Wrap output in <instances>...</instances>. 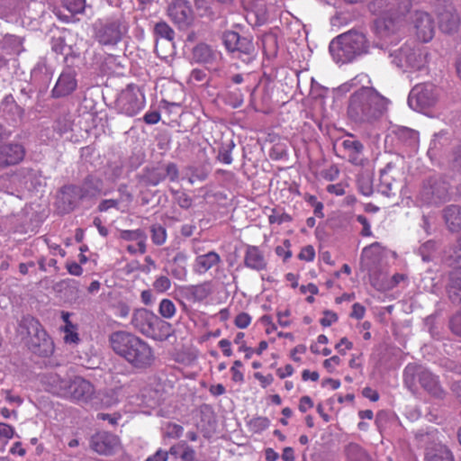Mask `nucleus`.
Wrapping results in <instances>:
<instances>
[{"label": "nucleus", "mask_w": 461, "mask_h": 461, "mask_svg": "<svg viewBox=\"0 0 461 461\" xmlns=\"http://www.w3.org/2000/svg\"><path fill=\"white\" fill-rule=\"evenodd\" d=\"M259 321L266 326V333L271 334L276 330L277 327L273 321V318L270 315L265 314L259 318Z\"/></svg>", "instance_id": "nucleus-58"}, {"label": "nucleus", "mask_w": 461, "mask_h": 461, "mask_svg": "<svg viewBox=\"0 0 461 461\" xmlns=\"http://www.w3.org/2000/svg\"><path fill=\"white\" fill-rule=\"evenodd\" d=\"M433 88L431 84L416 85L410 93L409 101L415 100L417 104L423 106L432 105L435 102Z\"/></svg>", "instance_id": "nucleus-19"}, {"label": "nucleus", "mask_w": 461, "mask_h": 461, "mask_svg": "<svg viewBox=\"0 0 461 461\" xmlns=\"http://www.w3.org/2000/svg\"><path fill=\"white\" fill-rule=\"evenodd\" d=\"M425 461H455V457L447 446L437 445L427 450Z\"/></svg>", "instance_id": "nucleus-27"}, {"label": "nucleus", "mask_w": 461, "mask_h": 461, "mask_svg": "<svg viewBox=\"0 0 461 461\" xmlns=\"http://www.w3.org/2000/svg\"><path fill=\"white\" fill-rule=\"evenodd\" d=\"M293 218L292 216L285 212H279L276 209H272L271 214L268 215V221L270 224H282L284 222H290L292 221Z\"/></svg>", "instance_id": "nucleus-41"}, {"label": "nucleus", "mask_w": 461, "mask_h": 461, "mask_svg": "<svg viewBox=\"0 0 461 461\" xmlns=\"http://www.w3.org/2000/svg\"><path fill=\"white\" fill-rule=\"evenodd\" d=\"M229 52L236 53V58L244 63H250L256 58V49L251 37L242 36L237 31H226L222 36Z\"/></svg>", "instance_id": "nucleus-6"}, {"label": "nucleus", "mask_w": 461, "mask_h": 461, "mask_svg": "<svg viewBox=\"0 0 461 461\" xmlns=\"http://www.w3.org/2000/svg\"><path fill=\"white\" fill-rule=\"evenodd\" d=\"M152 286L158 294H165L171 288L172 282L167 276H159L156 277Z\"/></svg>", "instance_id": "nucleus-40"}, {"label": "nucleus", "mask_w": 461, "mask_h": 461, "mask_svg": "<svg viewBox=\"0 0 461 461\" xmlns=\"http://www.w3.org/2000/svg\"><path fill=\"white\" fill-rule=\"evenodd\" d=\"M343 150L348 157V160L356 166L363 164L364 145L357 140L350 136L349 139L344 140L341 143Z\"/></svg>", "instance_id": "nucleus-20"}, {"label": "nucleus", "mask_w": 461, "mask_h": 461, "mask_svg": "<svg viewBox=\"0 0 461 461\" xmlns=\"http://www.w3.org/2000/svg\"><path fill=\"white\" fill-rule=\"evenodd\" d=\"M254 377L259 381L262 388H267L274 382V377L271 374L264 375L262 373L257 372L254 374Z\"/></svg>", "instance_id": "nucleus-61"}, {"label": "nucleus", "mask_w": 461, "mask_h": 461, "mask_svg": "<svg viewBox=\"0 0 461 461\" xmlns=\"http://www.w3.org/2000/svg\"><path fill=\"white\" fill-rule=\"evenodd\" d=\"M192 59L194 62L203 65L212 72H219L223 65L221 52L203 42L194 47Z\"/></svg>", "instance_id": "nucleus-8"}, {"label": "nucleus", "mask_w": 461, "mask_h": 461, "mask_svg": "<svg viewBox=\"0 0 461 461\" xmlns=\"http://www.w3.org/2000/svg\"><path fill=\"white\" fill-rule=\"evenodd\" d=\"M112 349L138 369L150 367L155 362V354L148 342L138 336L123 331H114L109 336Z\"/></svg>", "instance_id": "nucleus-3"}, {"label": "nucleus", "mask_w": 461, "mask_h": 461, "mask_svg": "<svg viewBox=\"0 0 461 461\" xmlns=\"http://www.w3.org/2000/svg\"><path fill=\"white\" fill-rule=\"evenodd\" d=\"M167 12L171 20L178 26H188L193 20V10L187 0H173Z\"/></svg>", "instance_id": "nucleus-14"}, {"label": "nucleus", "mask_w": 461, "mask_h": 461, "mask_svg": "<svg viewBox=\"0 0 461 461\" xmlns=\"http://www.w3.org/2000/svg\"><path fill=\"white\" fill-rule=\"evenodd\" d=\"M146 182L150 185H158L166 178V175L163 169L159 167H153L147 170L145 175Z\"/></svg>", "instance_id": "nucleus-37"}, {"label": "nucleus", "mask_w": 461, "mask_h": 461, "mask_svg": "<svg viewBox=\"0 0 461 461\" xmlns=\"http://www.w3.org/2000/svg\"><path fill=\"white\" fill-rule=\"evenodd\" d=\"M184 432V428L176 423H168L167 425V436L172 438H179Z\"/></svg>", "instance_id": "nucleus-52"}, {"label": "nucleus", "mask_w": 461, "mask_h": 461, "mask_svg": "<svg viewBox=\"0 0 461 461\" xmlns=\"http://www.w3.org/2000/svg\"><path fill=\"white\" fill-rule=\"evenodd\" d=\"M447 292L452 301H461V268L451 273Z\"/></svg>", "instance_id": "nucleus-29"}, {"label": "nucleus", "mask_w": 461, "mask_h": 461, "mask_svg": "<svg viewBox=\"0 0 461 461\" xmlns=\"http://www.w3.org/2000/svg\"><path fill=\"white\" fill-rule=\"evenodd\" d=\"M150 330V333H148L147 336L158 341L167 340L172 334V325L158 316L153 321Z\"/></svg>", "instance_id": "nucleus-24"}, {"label": "nucleus", "mask_w": 461, "mask_h": 461, "mask_svg": "<svg viewBox=\"0 0 461 461\" xmlns=\"http://www.w3.org/2000/svg\"><path fill=\"white\" fill-rule=\"evenodd\" d=\"M371 83L368 75L360 73L341 86L346 90L360 86L350 95L348 104V115L356 122L372 123L387 113L389 99L382 95Z\"/></svg>", "instance_id": "nucleus-1"}, {"label": "nucleus", "mask_w": 461, "mask_h": 461, "mask_svg": "<svg viewBox=\"0 0 461 461\" xmlns=\"http://www.w3.org/2000/svg\"><path fill=\"white\" fill-rule=\"evenodd\" d=\"M245 7L249 9L247 14V20L251 26H261L265 21V17L262 14L260 17L258 16L256 10V7L260 6L261 5L258 3L254 5L251 0H242Z\"/></svg>", "instance_id": "nucleus-32"}, {"label": "nucleus", "mask_w": 461, "mask_h": 461, "mask_svg": "<svg viewBox=\"0 0 461 461\" xmlns=\"http://www.w3.org/2000/svg\"><path fill=\"white\" fill-rule=\"evenodd\" d=\"M168 452L163 449H158L156 453L148 456L145 461H167Z\"/></svg>", "instance_id": "nucleus-64"}, {"label": "nucleus", "mask_w": 461, "mask_h": 461, "mask_svg": "<svg viewBox=\"0 0 461 461\" xmlns=\"http://www.w3.org/2000/svg\"><path fill=\"white\" fill-rule=\"evenodd\" d=\"M345 452L348 461H367V454L357 443H349L346 447Z\"/></svg>", "instance_id": "nucleus-33"}, {"label": "nucleus", "mask_w": 461, "mask_h": 461, "mask_svg": "<svg viewBox=\"0 0 461 461\" xmlns=\"http://www.w3.org/2000/svg\"><path fill=\"white\" fill-rule=\"evenodd\" d=\"M164 172H165L166 177L167 176L170 181L175 182L177 180L179 172H178L177 166L175 163H168L166 166Z\"/></svg>", "instance_id": "nucleus-60"}, {"label": "nucleus", "mask_w": 461, "mask_h": 461, "mask_svg": "<svg viewBox=\"0 0 461 461\" xmlns=\"http://www.w3.org/2000/svg\"><path fill=\"white\" fill-rule=\"evenodd\" d=\"M95 394V389L92 383L81 376H76L69 380L65 398L75 402L86 403L93 400Z\"/></svg>", "instance_id": "nucleus-11"}, {"label": "nucleus", "mask_w": 461, "mask_h": 461, "mask_svg": "<svg viewBox=\"0 0 461 461\" xmlns=\"http://www.w3.org/2000/svg\"><path fill=\"white\" fill-rule=\"evenodd\" d=\"M220 262V255L215 251H209L195 258L194 270L198 274H204Z\"/></svg>", "instance_id": "nucleus-22"}, {"label": "nucleus", "mask_w": 461, "mask_h": 461, "mask_svg": "<svg viewBox=\"0 0 461 461\" xmlns=\"http://www.w3.org/2000/svg\"><path fill=\"white\" fill-rule=\"evenodd\" d=\"M402 13L386 9L383 11L375 19L376 29H389L395 25V23L402 17Z\"/></svg>", "instance_id": "nucleus-28"}, {"label": "nucleus", "mask_w": 461, "mask_h": 461, "mask_svg": "<svg viewBox=\"0 0 461 461\" xmlns=\"http://www.w3.org/2000/svg\"><path fill=\"white\" fill-rule=\"evenodd\" d=\"M43 382L50 393L63 398L68 394L69 380L61 378L58 374L50 373L47 375Z\"/></svg>", "instance_id": "nucleus-21"}, {"label": "nucleus", "mask_w": 461, "mask_h": 461, "mask_svg": "<svg viewBox=\"0 0 461 461\" xmlns=\"http://www.w3.org/2000/svg\"><path fill=\"white\" fill-rule=\"evenodd\" d=\"M291 311L289 309H285V311H277L276 317H277V322L278 324L283 327L286 328L291 325Z\"/></svg>", "instance_id": "nucleus-55"}, {"label": "nucleus", "mask_w": 461, "mask_h": 461, "mask_svg": "<svg viewBox=\"0 0 461 461\" xmlns=\"http://www.w3.org/2000/svg\"><path fill=\"white\" fill-rule=\"evenodd\" d=\"M195 456V452L185 441V447H182V453L180 455V458L183 461H194Z\"/></svg>", "instance_id": "nucleus-62"}, {"label": "nucleus", "mask_w": 461, "mask_h": 461, "mask_svg": "<svg viewBox=\"0 0 461 461\" xmlns=\"http://www.w3.org/2000/svg\"><path fill=\"white\" fill-rule=\"evenodd\" d=\"M298 258L306 262H312L315 258V249L313 246L307 245L302 248L300 253L298 254Z\"/></svg>", "instance_id": "nucleus-48"}, {"label": "nucleus", "mask_w": 461, "mask_h": 461, "mask_svg": "<svg viewBox=\"0 0 461 461\" xmlns=\"http://www.w3.org/2000/svg\"><path fill=\"white\" fill-rule=\"evenodd\" d=\"M14 434L15 429L12 425L5 422H0V438L8 441L14 437Z\"/></svg>", "instance_id": "nucleus-51"}, {"label": "nucleus", "mask_w": 461, "mask_h": 461, "mask_svg": "<svg viewBox=\"0 0 461 461\" xmlns=\"http://www.w3.org/2000/svg\"><path fill=\"white\" fill-rule=\"evenodd\" d=\"M188 171H189L188 181L190 184H194V182H197V181L203 182L208 176V173L203 168H201V167H190L188 168Z\"/></svg>", "instance_id": "nucleus-42"}, {"label": "nucleus", "mask_w": 461, "mask_h": 461, "mask_svg": "<svg viewBox=\"0 0 461 461\" xmlns=\"http://www.w3.org/2000/svg\"><path fill=\"white\" fill-rule=\"evenodd\" d=\"M95 37L101 45L113 46L121 41L122 34L121 31H96Z\"/></svg>", "instance_id": "nucleus-31"}, {"label": "nucleus", "mask_w": 461, "mask_h": 461, "mask_svg": "<svg viewBox=\"0 0 461 461\" xmlns=\"http://www.w3.org/2000/svg\"><path fill=\"white\" fill-rule=\"evenodd\" d=\"M91 181L86 178L82 185H66L62 188L63 194L73 195L75 199L83 200L95 195V190L90 187Z\"/></svg>", "instance_id": "nucleus-25"}, {"label": "nucleus", "mask_w": 461, "mask_h": 461, "mask_svg": "<svg viewBox=\"0 0 461 461\" xmlns=\"http://www.w3.org/2000/svg\"><path fill=\"white\" fill-rule=\"evenodd\" d=\"M143 236V231L140 229L138 230H122L120 237L124 240H138L140 238Z\"/></svg>", "instance_id": "nucleus-57"}, {"label": "nucleus", "mask_w": 461, "mask_h": 461, "mask_svg": "<svg viewBox=\"0 0 461 461\" xmlns=\"http://www.w3.org/2000/svg\"><path fill=\"white\" fill-rule=\"evenodd\" d=\"M353 348V343L347 338H342L339 342L335 346V348L341 354L346 355L348 350Z\"/></svg>", "instance_id": "nucleus-63"}, {"label": "nucleus", "mask_w": 461, "mask_h": 461, "mask_svg": "<svg viewBox=\"0 0 461 461\" xmlns=\"http://www.w3.org/2000/svg\"><path fill=\"white\" fill-rule=\"evenodd\" d=\"M350 15L344 13H339L331 17L330 23L333 27H343L348 24Z\"/></svg>", "instance_id": "nucleus-49"}, {"label": "nucleus", "mask_w": 461, "mask_h": 461, "mask_svg": "<svg viewBox=\"0 0 461 461\" xmlns=\"http://www.w3.org/2000/svg\"><path fill=\"white\" fill-rule=\"evenodd\" d=\"M401 60L405 62L406 67L412 69H420L422 66L423 58L420 50L402 48L399 51Z\"/></svg>", "instance_id": "nucleus-26"}, {"label": "nucleus", "mask_w": 461, "mask_h": 461, "mask_svg": "<svg viewBox=\"0 0 461 461\" xmlns=\"http://www.w3.org/2000/svg\"><path fill=\"white\" fill-rule=\"evenodd\" d=\"M151 232V240L152 242L157 246L163 245L167 240V230L166 229L159 225L155 224L150 227Z\"/></svg>", "instance_id": "nucleus-38"}, {"label": "nucleus", "mask_w": 461, "mask_h": 461, "mask_svg": "<svg viewBox=\"0 0 461 461\" xmlns=\"http://www.w3.org/2000/svg\"><path fill=\"white\" fill-rule=\"evenodd\" d=\"M20 327L27 331V337L24 339L31 352L41 357H49L53 355L55 350L54 342L37 319L33 317L23 318Z\"/></svg>", "instance_id": "nucleus-4"}, {"label": "nucleus", "mask_w": 461, "mask_h": 461, "mask_svg": "<svg viewBox=\"0 0 461 461\" xmlns=\"http://www.w3.org/2000/svg\"><path fill=\"white\" fill-rule=\"evenodd\" d=\"M90 447L99 455L112 456L121 448V439L113 433L99 431L92 436Z\"/></svg>", "instance_id": "nucleus-12"}, {"label": "nucleus", "mask_w": 461, "mask_h": 461, "mask_svg": "<svg viewBox=\"0 0 461 461\" xmlns=\"http://www.w3.org/2000/svg\"><path fill=\"white\" fill-rule=\"evenodd\" d=\"M384 253V247L381 243L375 241L372 244L366 246L361 252V260L377 261L379 260Z\"/></svg>", "instance_id": "nucleus-30"}, {"label": "nucleus", "mask_w": 461, "mask_h": 461, "mask_svg": "<svg viewBox=\"0 0 461 461\" xmlns=\"http://www.w3.org/2000/svg\"><path fill=\"white\" fill-rule=\"evenodd\" d=\"M244 265L248 268L262 271L267 269V262L264 253L258 246L247 245L244 255Z\"/></svg>", "instance_id": "nucleus-17"}, {"label": "nucleus", "mask_w": 461, "mask_h": 461, "mask_svg": "<svg viewBox=\"0 0 461 461\" xmlns=\"http://www.w3.org/2000/svg\"><path fill=\"white\" fill-rule=\"evenodd\" d=\"M243 364L240 360H235L230 367L231 379L235 383H242L244 381V375L241 372Z\"/></svg>", "instance_id": "nucleus-44"}, {"label": "nucleus", "mask_w": 461, "mask_h": 461, "mask_svg": "<svg viewBox=\"0 0 461 461\" xmlns=\"http://www.w3.org/2000/svg\"><path fill=\"white\" fill-rule=\"evenodd\" d=\"M252 321V317L245 312H241L234 318V325L240 330L247 329Z\"/></svg>", "instance_id": "nucleus-43"}, {"label": "nucleus", "mask_w": 461, "mask_h": 461, "mask_svg": "<svg viewBox=\"0 0 461 461\" xmlns=\"http://www.w3.org/2000/svg\"><path fill=\"white\" fill-rule=\"evenodd\" d=\"M321 175L327 181H334L339 176V169L336 165H330L329 167L323 169Z\"/></svg>", "instance_id": "nucleus-50"}, {"label": "nucleus", "mask_w": 461, "mask_h": 461, "mask_svg": "<svg viewBox=\"0 0 461 461\" xmlns=\"http://www.w3.org/2000/svg\"><path fill=\"white\" fill-rule=\"evenodd\" d=\"M357 221L362 225V230L360 231V235L362 237H371L373 236V232L371 230V225L367 220V218L364 215H357Z\"/></svg>", "instance_id": "nucleus-54"}, {"label": "nucleus", "mask_w": 461, "mask_h": 461, "mask_svg": "<svg viewBox=\"0 0 461 461\" xmlns=\"http://www.w3.org/2000/svg\"><path fill=\"white\" fill-rule=\"evenodd\" d=\"M339 320V316L336 312L325 310L323 311V316L320 320V323L322 327H330L332 324L336 323Z\"/></svg>", "instance_id": "nucleus-45"}, {"label": "nucleus", "mask_w": 461, "mask_h": 461, "mask_svg": "<svg viewBox=\"0 0 461 461\" xmlns=\"http://www.w3.org/2000/svg\"><path fill=\"white\" fill-rule=\"evenodd\" d=\"M234 343L239 346V351L245 354V358L249 359L254 354V348L248 347L245 341V333L238 332L234 338Z\"/></svg>", "instance_id": "nucleus-39"}, {"label": "nucleus", "mask_w": 461, "mask_h": 461, "mask_svg": "<svg viewBox=\"0 0 461 461\" xmlns=\"http://www.w3.org/2000/svg\"><path fill=\"white\" fill-rule=\"evenodd\" d=\"M417 382L429 394L437 398L444 397L445 391L440 384L438 375L421 366L407 365L403 371V383L405 386L409 390L414 391Z\"/></svg>", "instance_id": "nucleus-5"}, {"label": "nucleus", "mask_w": 461, "mask_h": 461, "mask_svg": "<svg viewBox=\"0 0 461 461\" xmlns=\"http://www.w3.org/2000/svg\"><path fill=\"white\" fill-rule=\"evenodd\" d=\"M291 242L289 240H285L282 246H277L276 248V254L279 257H282L285 261L289 259L292 257V251L290 249Z\"/></svg>", "instance_id": "nucleus-46"}, {"label": "nucleus", "mask_w": 461, "mask_h": 461, "mask_svg": "<svg viewBox=\"0 0 461 461\" xmlns=\"http://www.w3.org/2000/svg\"><path fill=\"white\" fill-rule=\"evenodd\" d=\"M77 330L78 327L77 324H69L68 327H61L60 331L64 334V342L68 345H77L80 342Z\"/></svg>", "instance_id": "nucleus-35"}, {"label": "nucleus", "mask_w": 461, "mask_h": 461, "mask_svg": "<svg viewBox=\"0 0 461 461\" xmlns=\"http://www.w3.org/2000/svg\"><path fill=\"white\" fill-rule=\"evenodd\" d=\"M397 31H346L333 39L330 50L343 62L351 61L357 56L366 53L373 47L388 48L396 40Z\"/></svg>", "instance_id": "nucleus-2"}, {"label": "nucleus", "mask_w": 461, "mask_h": 461, "mask_svg": "<svg viewBox=\"0 0 461 461\" xmlns=\"http://www.w3.org/2000/svg\"><path fill=\"white\" fill-rule=\"evenodd\" d=\"M247 425L249 431L259 434L269 427L270 420L267 417L257 416L249 420Z\"/></svg>", "instance_id": "nucleus-36"}, {"label": "nucleus", "mask_w": 461, "mask_h": 461, "mask_svg": "<svg viewBox=\"0 0 461 461\" xmlns=\"http://www.w3.org/2000/svg\"><path fill=\"white\" fill-rule=\"evenodd\" d=\"M443 218L452 232H457L461 230V206L451 204L443 211Z\"/></svg>", "instance_id": "nucleus-23"}, {"label": "nucleus", "mask_w": 461, "mask_h": 461, "mask_svg": "<svg viewBox=\"0 0 461 461\" xmlns=\"http://www.w3.org/2000/svg\"><path fill=\"white\" fill-rule=\"evenodd\" d=\"M212 294L210 282L189 285L181 287L182 296L190 303H196L205 300Z\"/></svg>", "instance_id": "nucleus-16"}, {"label": "nucleus", "mask_w": 461, "mask_h": 461, "mask_svg": "<svg viewBox=\"0 0 461 461\" xmlns=\"http://www.w3.org/2000/svg\"><path fill=\"white\" fill-rule=\"evenodd\" d=\"M117 105L122 113L132 117L144 108L145 97L135 86H128L117 99Z\"/></svg>", "instance_id": "nucleus-9"}, {"label": "nucleus", "mask_w": 461, "mask_h": 461, "mask_svg": "<svg viewBox=\"0 0 461 461\" xmlns=\"http://www.w3.org/2000/svg\"><path fill=\"white\" fill-rule=\"evenodd\" d=\"M449 329L455 335L461 338V312H457L450 319Z\"/></svg>", "instance_id": "nucleus-53"}, {"label": "nucleus", "mask_w": 461, "mask_h": 461, "mask_svg": "<svg viewBox=\"0 0 461 461\" xmlns=\"http://www.w3.org/2000/svg\"><path fill=\"white\" fill-rule=\"evenodd\" d=\"M313 401L310 396L304 395L300 398L298 409L301 412L305 413L307 411L313 408Z\"/></svg>", "instance_id": "nucleus-59"}, {"label": "nucleus", "mask_w": 461, "mask_h": 461, "mask_svg": "<svg viewBox=\"0 0 461 461\" xmlns=\"http://www.w3.org/2000/svg\"><path fill=\"white\" fill-rule=\"evenodd\" d=\"M157 315L147 309H137L134 311L131 318L132 326L144 335L150 333V328Z\"/></svg>", "instance_id": "nucleus-18"}, {"label": "nucleus", "mask_w": 461, "mask_h": 461, "mask_svg": "<svg viewBox=\"0 0 461 461\" xmlns=\"http://www.w3.org/2000/svg\"><path fill=\"white\" fill-rule=\"evenodd\" d=\"M77 86L76 72L71 69L63 71L59 77L51 94L55 98H60L72 94Z\"/></svg>", "instance_id": "nucleus-15"}, {"label": "nucleus", "mask_w": 461, "mask_h": 461, "mask_svg": "<svg viewBox=\"0 0 461 461\" xmlns=\"http://www.w3.org/2000/svg\"><path fill=\"white\" fill-rule=\"evenodd\" d=\"M113 310L115 316L126 318L130 314V306L125 302H118L113 304Z\"/></svg>", "instance_id": "nucleus-47"}, {"label": "nucleus", "mask_w": 461, "mask_h": 461, "mask_svg": "<svg viewBox=\"0 0 461 461\" xmlns=\"http://www.w3.org/2000/svg\"><path fill=\"white\" fill-rule=\"evenodd\" d=\"M68 10L71 13H80L85 6V0H64Z\"/></svg>", "instance_id": "nucleus-56"}, {"label": "nucleus", "mask_w": 461, "mask_h": 461, "mask_svg": "<svg viewBox=\"0 0 461 461\" xmlns=\"http://www.w3.org/2000/svg\"><path fill=\"white\" fill-rule=\"evenodd\" d=\"M457 21V15L451 6L446 7L442 12L438 11L436 20L425 12L415 14L416 29H434L435 27L451 29L456 25Z\"/></svg>", "instance_id": "nucleus-7"}, {"label": "nucleus", "mask_w": 461, "mask_h": 461, "mask_svg": "<svg viewBox=\"0 0 461 461\" xmlns=\"http://www.w3.org/2000/svg\"><path fill=\"white\" fill-rule=\"evenodd\" d=\"M447 194V186L438 176H431L422 183L419 199L424 203H438Z\"/></svg>", "instance_id": "nucleus-10"}, {"label": "nucleus", "mask_w": 461, "mask_h": 461, "mask_svg": "<svg viewBox=\"0 0 461 461\" xmlns=\"http://www.w3.org/2000/svg\"><path fill=\"white\" fill-rule=\"evenodd\" d=\"M158 312L161 318L165 320H171L176 313V307L172 300L164 298L158 303Z\"/></svg>", "instance_id": "nucleus-34"}, {"label": "nucleus", "mask_w": 461, "mask_h": 461, "mask_svg": "<svg viewBox=\"0 0 461 461\" xmlns=\"http://www.w3.org/2000/svg\"><path fill=\"white\" fill-rule=\"evenodd\" d=\"M25 147L19 142H6L0 145V168L16 166L23 161Z\"/></svg>", "instance_id": "nucleus-13"}]
</instances>
